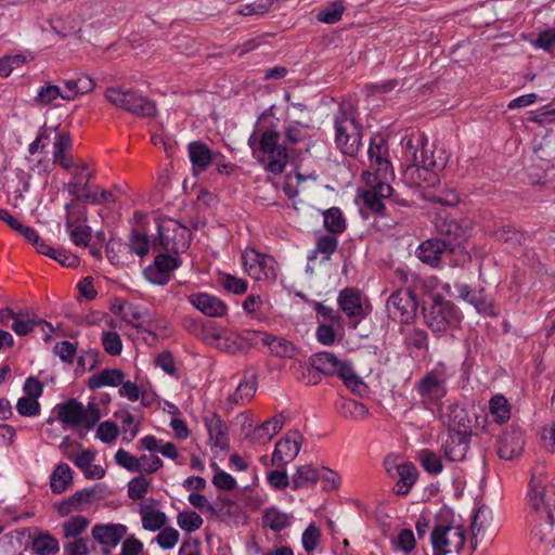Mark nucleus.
Listing matches in <instances>:
<instances>
[{"label": "nucleus", "mask_w": 555, "mask_h": 555, "mask_svg": "<svg viewBox=\"0 0 555 555\" xmlns=\"http://www.w3.org/2000/svg\"><path fill=\"white\" fill-rule=\"evenodd\" d=\"M204 423L207 428L209 439L212 446L220 450L229 448L228 426L225 422L217 413H211L204 417Z\"/></svg>", "instance_id": "nucleus-34"}, {"label": "nucleus", "mask_w": 555, "mask_h": 555, "mask_svg": "<svg viewBox=\"0 0 555 555\" xmlns=\"http://www.w3.org/2000/svg\"><path fill=\"white\" fill-rule=\"evenodd\" d=\"M94 496V488H85L76 491L68 499L57 504L56 509L61 517L69 515L73 511H80L83 505L90 504Z\"/></svg>", "instance_id": "nucleus-38"}, {"label": "nucleus", "mask_w": 555, "mask_h": 555, "mask_svg": "<svg viewBox=\"0 0 555 555\" xmlns=\"http://www.w3.org/2000/svg\"><path fill=\"white\" fill-rule=\"evenodd\" d=\"M108 261L114 266L125 264L130 255L127 243L121 240L111 238L105 247Z\"/></svg>", "instance_id": "nucleus-47"}, {"label": "nucleus", "mask_w": 555, "mask_h": 555, "mask_svg": "<svg viewBox=\"0 0 555 555\" xmlns=\"http://www.w3.org/2000/svg\"><path fill=\"white\" fill-rule=\"evenodd\" d=\"M258 385V372L250 367L244 371L243 377L235 391L230 395L229 402L242 405L249 402L256 393Z\"/></svg>", "instance_id": "nucleus-27"}, {"label": "nucleus", "mask_w": 555, "mask_h": 555, "mask_svg": "<svg viewBox=\"0 0 555 555\" xmlns=\"http://www.w3.org/2000/svg\"><path fill=\"white\" fill-rule=\"evenodd\" d=\"M65 87L63 100L74 101L77 96L91 92L94 87V80L86 74H75L69 78L63 79Z\"/></svg>", "instance_id": "nucleus-33"}, {"label": "nucleus", "mask_w": 555, "mask_h": 555, "mask_svg": "<svg viewBox=\"0 0 555 555\" xmlns=\"http://www.w3.org/2000/svg\"><path fill=\"white\" fill-rule=\"evenodd\" d=\"M262 524L272 531L280 532L291 525V517L276 507H270L263 512Z\"/></svg>", "instance_id": "nucleus-50"}, {"label": "nucleus", "mask_w": 555, "mask_h": 555, "mask_svg": "<svg viewBox=\"0 0 555 555\" xmlns=\"http://www.w3.org/2000/svg\"><path fill=\"white\" fill-rule=\"evenodd\" d=\"M122 321L137 328L139 332L146 333L155 339L157 338L156 333L151 327L152 315L147 308L141 305L129 304V307L122 315Z\"/></svg>", "instance_id": "nucleus-28"}, {"label": "nucleus", "mask_w": 555, "mask_h": 555, "mask_svg": "<svg viewBox=\"0 0 555 555\" xmlns=\"http://www.w3.org/2000/svg\"><path fill=\"white\" fill-rule=\"evenodd\" d=\"M323 225L328 233L338 235L346 231L347 221L339 207H331L322 212Z\"/></svg>", "instance_id": "nucleus-44"}, {"label": "nucleus", "mask_w": 555, "mask_h": 555, "mask_svg": "<svg viewBox=\"0 0 555 555\" xmlns=\"http://www.w3.org/2000/svg\"><path fill=\"white\" fill-rule=\"evenodd\" d=\"M167 521V516L162 511L142 512V526L145 530H160Z\"/></svg>", "instance_id": "nucleus-60"}, {"label": "nucleus", "mask_w": 555, "mask_h": 555, "mask_svg": "<svg viewBox=\"0 0 555 555\" xmlns=\"http://www.w3.org/2000/svg\"><path fill=\"white\" fill-rule=\"evenodd\" d=\"M281 134L274 128H267L260 134L256 130L248 138L253 157L273 175H280L288 163V149L280 143Z\"/></svg>", "instance_id": "nucleus-1"}, {"label": "nucleus", "mask_w": 555, "mask_h": 555, "mask_svg": "<svg viewBox=\"0 0 555 555\" xmlns=\"http://www.w3.org/2000/svg\"><path fill=\"white\" fill-rule=\"evenodd\" d=\"M427 139L424 133L406 134L401 140L403 157L408 165L421 163V152L425 149Z\"/></svg>", "instance_id": "nucleus-37"}, {"label": "nucleus", "mask_w": 555, "mask_h": 555, "mask_svg": "<svg viewBox=\"0 0 555 555\" xmlns=\"http://www.w3.org/2000/svg\"><path fill=\"white\" fill-rule=\"evenodd\" d=\"M73 147V140L69 133L59 132L55 135L53 143V162L60 165L64 169H70L74 167V159L70 155Z\"/></svg>", "instance_id": "nucleus-35"}, {"label": "nucleus", "mask_w": 555, "mask_h": 555, "mask_svg": "<svg viewBox=\"0 0 555 555\" xmlns=\"http://www.w3.org/2000/svg\"><path fill=\"white\" fill-rule=\"evenodd\" d=\"M418 300L410 288H399L386 300L388 317L401 325L412 324L417 317Z\"/></svg>", "instance_id": "nucleus-8"}, {"label": "nucleus", "mask_w": 555, "mask_h": 555, "mask_svg": "<svg viewBox=\"0 0 555 555\" xmlns=\"http://www.w3.org/2000/svg\"><path fill=\"white\" fill-rule=\"evenodd\" d=\"M339 309L348 318H363L365 312L362 306L361 293L354 288L346 287L338 295Z\"/></svg>", "instance_id": "nucleus-32"}, {"label": "nucleus", "mask_w": 555, "mask_h": 555, "mask_svg": "<svg viewBox=\"0 0 555 555\" xmlns=\"http://www.w3.org/2000/svg\"><path fill=\"white\" fill-rule=\"evenodd\" d=\"M435 228L436 237L444 243L447 251L454 256V258L449 259V266L457 267L470 260L469 253L463 246L467 237V231L459 220L438 216Z\"/></svg>", "instance_id": "nucleus-5"}, {"label": "nucleus", "mask_w": 555, "mask_h": 555, "mask_svg": "<svg viewBox=\"0 0 555 555\" xmlns=\"http://www.w3.org/2000/svg\"><path fill=\"white\" fill-rule=\"evenodd\" d=\"M221 286L229 293L242 295L245 294L248 288L246 280L224 273L219 279Z\"/></svg>", "instance_id": "nucleus-57"}, {"label": "nucleus", "mask_w": 555, "mask_h": 555, "mask_svg": "<svg viewBox=\"0 0 555 555\" xmlns=\"http://www.w3.org/2000/svg\"><path fill=\"white\" fill-rule=\"evenodd\" d=\"M399 333L402 335L403 345L410 354H420L428 351L429 337L425 330L401 326Z\"/></svg>", "instance_id": "nucleus-29"}, {"label": "nucleus", "mask_w": 555, "mask_h": 555, "mask_svg": "<svg viewBox=\"0 0 555 555\" xmlns=\"http://www.w3.org/2000/svg\"><path fill=\"white\" fill-rule=\"evenodd\" d=\"M127 532V527L121 524L94 525L92 537L103 546L115 547Z\"/></svg>", "instance_id": "nucleus-30"}, {"label": "nucleus", "mask_w": 555, "mask_h": 555, "mask_svg": "<svg viewBox=\"0 0 555 555\" xmlns=\"http://www.w3.org/2000/svg\"><path fill=\"white\" fill-rule=\"evenodd\" d=\"M362 199L366 208H369L374 215L382 218L387 217L386 206L384 199L380 198L375 192L366 190L362 194Z\"/></svg>", "instance_id": "nucleus-61"}, {"label": "nucleus", "mask_w": 555, "mask_h": 555, "mask_svg": "<svg viewBox=\"0 0 555 555\" xmlns=\"http://www.w3.org/2000/svg\"><path fill=\"white\" fill-rule=\"evenodd\" d=\"M284 417L282 414L275 415L267 421H264L261 425L257 426L250 439L259 444H264L272 439L283 427Z\"/></svg>", "instance_id": "nucleus-41"}, {"label": "nucleus", "mask_w": 555, "mask_h": 555, "mask_svg": "<svg viewBox=\"0 0 555 555\" xmlns=\"http://www.w3.org/2000/svg\"><path fill=\"white\" fill-rule=\"evenodd\" d=\"M338 238L335 234L326 233L317 237L315 247L307 256L308 261H314L321 255L322 261H330L338 249Z\"/></svg>", "instance_id": "nucleus-39"}, {"label": "nucleus", "mask_w": 555, "mask_h": 555, "mask_svg": "<svg viewBox=\"0 0 555 555\" xmlns=\"http://www.w3.org/2000/svg\"><path fill=\"white\" fill-rule=\"evenodd\" d=\"M371 168L380 178H393L395 172L389 160V146L387 140L379 133L370 139L367 150Z\"/></svg>", "instance_id": "nucleus-12"}, {"label": "nucleus", "mask_w": 555, "mask_h": 555, "mask_svg": "<svg viewBox=\"0 0 555 555\" xmlns=\"http://www.w3.org/2000/svg\"><path fill=\"white\" fill-rule=\"evenodd\" d=\"M242 264L245 272L256 281H275L278 278L275 259L254 247H247L242 253Z\"/></svg>", "instance_id": "nucleus-10"}, {"label": "nucleus", "mask_w": 555, "mask_h": 555, "mask_svg": "<svg viewBox=\"0 0 555 555\" xmlns=\"http://www.w3.org/2000/svg\"><path fill=\"white\" fill-rule=\"evenodd\" d=\"M189 302L203 314L210 318H222L228 313V306L225 302L207 293H195L190 295Z\"/></svg>", "instance_id": "nucleus-23"}, {"label": "nucleus", "mask_w": 555, "mask_h": 555, "mask_svg": "<svg viewBox=\"0 0 555 555\" xmlns=\"http://www.w3.org/2000/svg\"><path fill=\"white\" fill-rule=\"evenodd\" d=\"M56 418L64 425L76 431L81 428L87 431L94 428L101 418L99 406L89 402L87 408L75 398H69L55 406Z\"/></svg>", "instance_id": "nucleus-6"}, {"label": "nucleus", "mask_w": 555, "mask_h": 555, "mask_svg": "<svg viewBox=\"0 0 555 555\" xmlns=\"http://www.w3.org/2000/svg\"><path fill=\"white\" fill-rule=\"evenodd\" d=\"M73 203H67L65 205V211L67 216L65 227L69 231V237L76 246L87 247L92 237L91 228L86 224L74 227V222L70 219V216L73 215Z\"/></svg>", "instance_id": "nucleus-42"}, {"label": "nucleus", "mask_w": 555, "mask_h": 555, "mask_svg": "<svg viewBox=\"0 0 555 555\" xmlns=\"http://www.w3.org/2000/svg\"><path fill=\"white\" fill-rule=\"evenodd\" d=\"M335 144L347 156L354 157L362 145L363 126L351 104L341 103L334 115Z\"/></svg>", "instance_id": "nucleus-3"}, {"label": "nucleus", "mask_w": 555, "mask_h": 555, "mask_svg": "<svg viewBox=\"0 0 555 555\" xmlns=\"http://www.w3.org/2000/svg\"><path fill=\"white\" fill-rule=\"evenodd\" d=\"M346 11L344 0H334L327 3L317 13V21L324 24H336L339 22Z\"/></svg>", "instance_id": "nucleus-49"}, {"label": "nucleus", "mask_w": 555, "mask_h": 555, "mask_svg": "<svg viewBox=\"0 0 555 555\" xmlns=\"http://www.w3.org/2000/svg\"><path fill=\"white\" fill-rule=\"evenodd\" d=\"M418 461L423 469L430 475H438L443 469L442 459L440 455L429 449H424L418 453Z\"/></svg>", "instance_id": "nucleus-53"}, {"label": "nucleus", "mask_w": 555, "mask_h": 555, "mask_svg": "<svg viewBox=\"0 0 555 555\" xmlns=\"http://www.w3.org/2000/svg\"><path fill=\"white\" fill-rule=\"evenodd\" d=\"M496 241L506 245L507 248H516L525 241V234L511 224H504L493 231Z\"/></svg>", "instance_id": "nucleus-45"}, {"label": "nucleus", "mask_w": 555, "mask_h": 555, "mask_svg": "<svg viewBox=\"0 0 555 555\" xmlns=\"http://www.w3.org/2000/svg\"><path fill=\"white\" fill-rule=\"evenodd\" d=\"M36 326H40L41 331H44V327H49L47 338H51V335L54 332L53 325L50 322L40 319L34 312L18 311L14 322L11 323V328L18 336L28 335Z\"/></svg>", "instance_id": "nucleus-25"}, {"label": "nucleus", "mask_w": 555, "mask_h": 555, "mask_svg": "<svg viewBox=\"0 0 555 555\" xmlns=\"http://www.w3.org/2000/svg\"><path fill=\"white\" fill-rule=\"evenodd\" d=\"M472 436L473 434L448 431L443 443L446 459L451 462L464 461L470 447Z\"/></svg>", "instance_id": "nucleus-24"}, {"label": "nucleus", "mask_w": 555, "mask_h": 555, "mask_svg": "<svg viewBox=\"0 0 555 555\" xmlns=\"http://www.w3.org/2000/svg\"><path fill=\"white\" fill-rule=\"evenodd\" d=\"M114 416L121 421V428L125 433L124 440L132 441L140 430V425L134 424V418L128 410L115 412Z\"/></svg>", "instance_id": "nucleus-56"}, {"label": "nucleus", "mask_w": 555, "mask_h": 555, "mask_svg": "<svg viewBox=\"0 0 555 555\" xmlns=\"http://www.w3.org/2000/svg\"><path fill=\"white\" fill-rule=\"evenodd\" d=\"M489 410L496 424H504L511 418V405L503 395H495L490 399Z\"/></svg>", "instance_id": "nucleus-51"}, {"label": "nucleus", "mask_w": 555, "mask_h": 555, "mask_svg": "<svg viewBox=\"0 0 555 555\" xmlns=\"http://www.w3.org/2000/svg\"><path fill=\"white\" fill-rule=\"evenodd\" d=\"M89 520L81 515L72 516L63 524V531L66 538L77 537L88 527Z\"/></svg>", "instance_id": "nucleus-63"}, {"label": "nucleus", "mask_w": 555, "mask_h": 555, "mask_svg": "<svg viewBox=\"0 0 555 555\" xmlns=\"http://www.w3.org/2000/svg\"><path fill=\"white\" fill-rule=\"evenodd\" d=\"M454 287L459 297L474 306L477 312L489 317L499 315L493 299L488 296L483 288L472 289L469 285L464 283H455Z\"/></svg>", "instance_id": "nucleus-18"}, {"label": "nucleus", "mask_w": 555, "mask_h": 555, "mask_svg": "<svg viewBox=\"0 0 555 555\" xmlns=\"http://www.w3.org/2000/svg\"><path fill=\"white\" fill-rule=\"evenodd\" d=\"M204 522L202 516L194 511H183L177 516L178 526L186 532H194L198 530Z\"/></svg>", "instance_id": "nucleus-55"}, {"label": "nucleus", "mask_w": 555, "mask_h": 555, "mask_svg": "<svg viewBox=\"0 0 555 555\" xmlns=\"http://www.w3.org/2000/svg\"><path fill=\"white\" fill-rule=\"evenodd\" d=\"M158 245L166 251L178 255L190 246L191 233L177 221L158 224Z\"/></svg>", "instance_id": "nucleus-11"}, {"label": "nucleus", "mask_w": 555, "mask_h": 555, "mask_svg": "<svg viewBox=\"0 0 555 555\" xmlns=\"http://www.w3.org/2000/svg\"><path fill=\"white\" fill-rule=\"evenodd\" d=\"M150 480L144 476H137L128 483V496L133 500H141L145 496L150 488Z\"/></svg>", "instance_id": "nucleus-62"}, {"label": "nucleus", "mask_w": 555, "mask_h": 555, "mask_svg": "<svg viewBox=\"0 0 555 555\" xmlns=\"http://www.w3.org/2000/svg\"><path fill=\"white\" fill-rule=\"evenodd\" d=\"M179 257L169 254H158L154 261L144 269L145 279L155 285L164 286L169 283L171 273L181 266Z\"/></svg>", "instance_id": "nucleus-13"}, {"label": "nucleus", "mask_w": 555, "mask_h": 555, "mask_svg": "<svg viewBox=\"0 0 555 555\" xmlns=\"http://www.w3.org/2000/svg\"><path fill=\"white\" fill-rule=\"evenodd\" d=\"M302 441L299 430H289L276 442L271 457L272 465L283 468L291 463L298 455Z\"/></svg>", "instance_id": "nucleus-16"}, {"label": "nucleus", "mask_w": 555, "mask_h": 555, "mask_svg": "<svg viewBox=\"0 0 555 555\" xmlns=\"http://www.w3.org/2000/svg\"><path fill=\"white\" fill-rule=\"evenodd\" d=\"M104 96L114 106L137 117L152 118L157 115L156 103L134 89L109 87Z\"/></svg>", "instance_id": "nucleus-7"}, {"label": "nucleus", "mask_w": 555, "mask_h": 555, "mask_svg": "<svg viewBox=\"0 0 555 555\" xmlns=\"http://www.w3.org/2000/svg\"><path fill=\"white\" fill-rule=\"evenodd\" d=\"M321 542V531L314 525L310 524L304 531L301 537L302 547L306 552H313Z\"/></svg>", "instance_id": "nucleus-64"}, {"label": "nucleus", "mask_w": 555, "mask_h": 555, "mask_svg": "<svg viewBox=\"0 0 555 555\" xmlns=\"http://www.w3.org/2000/svg\"><path fill=\"white\" fill-rule=\"evenodd\" d=\"M442 420L448 431L473 434L474 420L464 405L457 403L449 405L447 413L442 415Z\"/></svg>", "instance_id": "nucleus-21"}, {"label": "nucleus", "mask_w": 555, "mask_h": 555, "mask_svg": "<svg viewBox=\"0 0 555 555\" xmlns=\"http://www.w3.org/2000/svg\"><path fill=\"white\" fill-rule=\"evenodd\" d=\"M31 546L38 555H52L56 554L60 550L59 541L49 532H42L36 535Z\"/></svg>", "instance_id": "nucleus-52"}, {"label": "nucleus", "mask_w": 555, "mask_h": 555, "mask_svg": "<svg viewBox=\"0 0 555 555\" xmlns=\"http://www.w3.org/2000/svg\"><path fill=\"white\" fill-rule=\"evenodd\" d=\"M310 361L312 369H306L300 378L307 385L319 384L321 382V374L339 377L352 391H356L363 385L351 364L338 359L333 352L321 351L314 353Z\"/></svg>", "instance_id": "nucleus-2"}, {"label": "nucleus", "mask_w": 555, "mask_h": 555, "mask_svg": "<svg viewBox=\"0 0 555 555\" xmlns=\"http://www.w3.org/2000/svg\"><path fill=\"white\" fill-rule=\"evenodd\" d=\"M417 258L431 268H439L442 262L449 264V259L454 256L447 251L444 243H441L436 236L422 242L416 249Z\"/></svg>", "instance_id": "nucleus-19"}, {"label": "nucleus", "mask_w": 555, "mask_h": 555, "mask_svg": "<svg viewBox=\"0 0 555 555\" xmlns=\"http://www.w3.org/2000/svg\"><path fill=\"white\" fill-rule=\"evenodd\" d=\"M336 409L346 418H364L369 414L365 404L353 399L340 398L336 401Z\"/></svg>", "instance_id": "nucleus-46"}, {"label": "nucleus", "mask_w": 555, "mask_h": 555, "mask_svg": "<svg viewBox=\"0 0 555 555\" xmlns=\"http://www.w3.org/2000/svg\"><path fill=\"white\" fill-rule=\"evenodd\" d=\"M125 373L119 369H104L101 372L91 375L87 380L90 390H95L105 386L117 387L122 384Z\"/></svg>", "instance_id": "nucleus-40"}, {"label": "nucleus", "mask_w": 555, "mask_h": 555, "mask_svg": "<svg viewBox=\"0 0 555 555\" xmlns=\"http://www.w3.org/2000/svg\"><path fill=\"white\" fill-rule=\"evenodd\" d=\"M525 447V433L521 428L511 425L498 439V456L501 460L512 461L518 457Z\"/></svg>", "instance_id": "nucleus-17"}, {"label": "nucleus", "mask_w": 555, "mask_h": 555, "mask_svg": "<svg viewBox=\"0 0 555 555\" xmlns=\"http://www.w3.org/2000/svg\"><path fill=\"white\" fill-rule=\"evenodd\" d=\"M406 175H409L412 183L418 188L430 189L436 188L440 183L438 172L423 163L408 165Z\"/></svg>", "instance_id": "nucleus-31"}, {"label": "nucleus", "mask_w": 555, "mask_h": 555, "mask_svg": "<svg viewBox=\"0 0 555 555\" xmlns=\"http://www.w3.org/2000/svg\"><path fill=\"white\" fill-rule=\"evenodd\" d=\"M396 468L398 482L395 492L398 495H408L418 478V470L412 462L401 463Z\"/></svg>", "instance_id": "nucleus-36"}, {"label": "nucleus", "mask_w": 555, "mask_h": 555, "mask_svg": "<svg viewBox=\"0 0 555 555\" xmlns=\"http://www.w3.org/2000/svg\"><path fill=\"white\" fill-rule=\"evenodd\" d=\"M531 46L552 53L555 47V28L548 27L538 33L537 38L531 40Z\"/></svg>", "instance_id": "nucleus-59"}, {"label": "nucleus", "mask_w": 555, "mask_h": 555, "mask_svg": "<svg viewBox=\"0 0 555 555\" xmlns=\"http://www.w3.org/2000/svg\"><path fill=\"white\" fill-rule=\"evenodd\" d=\"M257 344L268 347L269 354L281 359H292L296 354L295 345L281 336L268 332H258Z\"/></svg>", "instance_id": "nucleus-26"}, {"label": "nucleus", "mask_w": 555, "mask_h": 555, "mask_svg": "<svg viewBox=\"0 0 555 555\" xmlns=\"http://www.w3.org/2000/svg\"><path fill=\"white\" fill-rule=\"evenodd\" d=\"M189 158L194 175L204 172L216 159H223L224 156L212 152L203 141H192L188 144Z\"/></svg>", "instance_id": "nucleus-20"}, {"label": "nucleus", "mask_w": 555, "mask_h": 555, "mask_svg": "<svg viewBox=\"0 0 555 555\" xmlns=\"http://www.w3.org/2000/svg\"><path fill=\"white\" fill-rule=\"evenodd\" d=\"M433 555L459 554L466 542L465 530L461 526L436 525L430 534Z\"/></svg>", "instance_id": "nucleus-9"}, {"label": "nucleus", "mask_w": 555, "mask_h": 555, "mask_svg": "<svg viewBox=\"0 0 555 555\" xmlns=\"http://www.w3.org/2000/svg\"><path fill=\"white\" fill-rule=\"evenodd\" d=\"M130 255L135 254L140 258L145 257L150 253V240L144 233L138 229H132L129 242L127 243Z\"/></svg>", "instance_id": "nucleus-54"}, {"label": "nucleus", "mask_w": 555, "mask_h": 555, "mask_svg": "<svg viewBox=\"0 0 555 555\" xmlns=\"http://www.w3.org/2000/svg\"><path fill=\"white\" fill-rule=\"evenodd\" d=\"M73 483L72 468L65 464H59L50 476V489L54 494H62Z\"/></svg>", "instance_id": "nucleus-43"}, {"label": "nucleus", "mask_w": 555, "mask_h": 555, "mask_svg": "<svg viewBox=\"0 0 555 555\" xmlns=\"http://www.w3.org/2000/svg\"><path fill=\"white\" fill-rule=\"evenodd\" d=\"M447 378L443 373L436 370L427 372L415 385V390L423 401L433 404H440L441 399L447 395Z\"/></svg>", "instance_id": "nucleus-15"}, {"label": "nucleus", "mask_w": 555, "mask_h": 555, "mask_svg": "<svg viewBox=\"0 0 555 555\" xmlns=\"http://www.w3.org/2000/svg\"><path fill=\"white\" fill-rule=\"evenodd\" d=\"M320 478V475L315 468L310 465L299 466L296 473L293 475L292 489L298 490L302 488H309L314 486Z\"/></svg>", "instance_id": "nucleus-48"}, {"label": "nucleus", "mask_w": 555, "mask_h": 555, "mask_svg": "<svg viewBox=\"0 0 555 555\" xmlns=\"http://www.w3.org/2000/svg\"><path fill=\"white\" fill-rule=\"evenodd\" d=\"M257 336L258 331L224 332L219 337L217 348L233 356L244 353L257 346Z\"/></svg>", "instance_id": "nucleus-14"}, {"label": "nucleus", "mask_w": 555, "mask_h": 555, "mask_svg": "<svg viewBox=\"0 0 555 555\" xmlns=\"http://www.w3.org/2000/svg\"><path fill=\"white\" fill-rule=\"evenodd\" d=\"M64 92L61 91L60 87L56 85L46 83L42 86L35 96V102L39 105H50L57 98L63 99Z\"/></svg>", "instance_id": "nucleus-58"}, {"label": "nucleus", "mask_w": 555, "mask_h": 555, "mask_svg": "<svg viewBox=\"0 0 555 555\" xmlns=\"http://www.w3.org/2000/svg\"><path fill=\"white\" fill-rule=\"evenodd\" d=\"M528 503L539 514V520L544 521L551 531L554 525V516L548 504L545 502L544 486L535 482L533 478L529 483Z\"/></svg>", "instance_id": "nucleus-22"}, {"label": "nucleus", "mask_w": 555, "mask_h": 555, "mask_svg": "<svg viewBox=\"0 0 555 555\" xmlns=\"http://www.w3.org/2000/svg\"><path fill=\"white\" fill-rule=\"evenodd\" d=\"M422 312L425 324L433 333H444L459 326L463 320V314L455 304L440 294L430 295L429 301H424Z\"/></svg>", "instance_id": "nucleus-4"}]
</instances>
